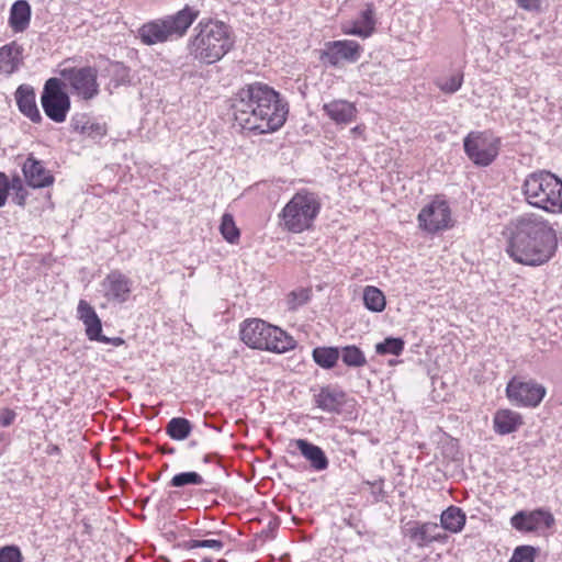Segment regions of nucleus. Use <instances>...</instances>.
I'll list each match as a JSON object with an SVG mask.
<instances>
[{
    "label": "nucleus",
    "instance_id": "36",
    "mask_svg": "<svg viewBox=\"0 0 562 562\" xmlns=\"http://www.w3.org/2000/svg\"><path fill=\"white\" fill-rule=\"evenodd\" d=\"M311 289L300 288L291 291L286 296V306L290 311H296L299 307L306 304L311 299Z\"/></svg>",
    "mask_w": 562,
    "mask_h": 562
},
{
    "label": "nucleus",
    "instance_id": "25",
    "mask_svg": "<svg viewBox=\"0 0 562 562\" xmlns=\"http://www.w3.org/2000/svg\"><path fill=\"white\" fill-rule=\"evenodd\" d=\"M524 424L522 416L509 408L496 411L493 417V428L497 435L505 436L517 431Z\"/></svg>",
    "mask_w": 562,
    "mask_h": 562
},
{
    "label": "nucleus",
    "instance_id": "5",
    "mask_svg": "<svg viewBox=\"0 0 562 562\" xmlns=\"http://www.w3.org/2000/svg\"><path fill=\"white\" fill-rule=\"evenodd\" d=\"M200 11L186 4L175 14L166 15L143 24L138 31V38L143 44L151 46L165 43L171 37H182L199 18Z\"/></svg>",
    "mask_w": 562,
    "mask_h": 562
},
{
    "label": "nucleus",
    "instance_id": "13",
    "mask_svg": "<svg viewBox=\"0 0 562 562\" xmlns=\"http://www.w3.org/2000/svg\"><path fill=\"white\" fill-rule=\"evenodd\" d=\"M362 46L352 40L329 41L319 52V60L323 65L338 67L344 63L355 64L361 55Z\"/></svg>",
    "mask_w": 562,
    "mask_h": 562
},
{
    "label": "nucleus",
    "instance_id": "41",
    "mask_svg": "<svg viewBox=\"0 0 562 562\" xmlns=\"http://www.w3.org/2000/svg\"><path fill=\"white\" fill-rule=\"evenodd\" d=\"M105 134V125L98 122L86 121V127H82V135L94 140L102 138Z\"/></svg>",
    "mask_w": 562,
    "mask_h": 562
},
{
    "label": "nucleus",
    "instance_id": "50",
    "mask_svg": "<svg viewBox=\"0 0 562 562\" xmlns=\"http://www.w3.org/2000/svg\"><path fill=\"white\" fill-rule=\"evenodd\" d=\"M363 131H364L363 125H357L350 130V133L353 135H360V134H362Z\"/></svg>",
    "mask_w": 562,
    "mask_h": 562
},
{
    "label": "nucleus",
    "instance_id": "26",
    "mask_svg": "<svg viewBox=\"0 0 562 562\" xmlns=\"http://www.w3.org/2000/svg\"><path fill=\"white\" fill-rule=\"evenodd\" d=\"M32 9L26 0H16L10 8L9 26L14 33H22L30 26Z\"/></svg>",
    "mask_w": 562,
    "mask_h": 562
},
{
    "label": "nucleus",
    "instance_id": "22",
    "mask_svg": "<svg viewBox=\"0 0 562 562\" xmlns=\"http://www.w3.org/2000/svg\"><path fill=\"white\" fill-rule=\"evenodd\" d=\"M78 318L85 325L86 336L90 341H97L102 335V322L95 310L85 300H80L77 306Z\"/></svg>",
    "mask_w": 562,
    "mask_h": 562
},
{
    "label": "nucleus",
    "instance_id": "27",
    "mask_svg": "<svg viewBox=\"0 0 562 562\" xmlns=\"http://www.w3.org/2000/svg\"><path fill=\"white\" fill-rule=\"evenodd\" d=\"M467 522V515L462 508L451 505L440 515V529L451 533H459L463 530Z\"/></svg>",
    "mask_w": 562,
    "mask_h": 562
},
{
    "label": "nucleus",
    "instance_id": "16",
    "mask_svg": "<svg viewBox=\"0 0 562 562\" xmlns=\"http://www.w3.org/2000/svg\"><path fill=\"white\" fill-rule=\"evenodd\" d=\"M405 536L416 544L417 548L429 547L434 542L445 543L448 536L440 530L437 522L411 521L406 525Z\"/></svg>",
    "mask_w": 562,
    "mask_h": 562
},
{
    "label": "nucleus",
    "instance_id": "18",
    "mask_svg": "<svg viewBox=\"0 0 562 562\" xmlns=\"http://www.w3.org/2000/svg\"><path fill=\"white\" fill-rule=\"evenodd\" d=\"M317 408L329 414H340L347 402L346 392L339 386L324 385L313 395Z\"/></svg>",
    "mask_w": 562,
    "mask_h": 562
},
{
    "label": "nucleus",
    "instance_id": "35",
    "mask_svg": "<svg viewBox=\"0 0 562 562\" xmlns=\"http://www.w3.org/2000/svg\"><path fill=\"white\" fill-rule=\"evenodd\" d=\"M204 483L203 476L195 471L180 472L172 476L169 485L172 487H183L187 485H201Z\"/></svg>",
    "mask_w": 562,
    "mask_h": 562
},
{
    "label": "nucleus",
    "instance_id": "28",
    "mask_svg": "<svg viewBox=\"0 0 562 562\" xmlns=\"http://www.w3.org/2000/svg\"><path fill=\"white\" fill-rule=\"evenodd\" d=\"M313 361L324 370H330L336 367L340 351L339 347L334 346H319L312 350Z\"/></svg>",
    "mask_w": 562,
    "mask_h": 562
},
{
    "label": "nucleus",
    "instance_id": "44",
    "mask_svg": "<svg viewBox=\"0 0 562 562\" xmlns=\"http://www.w3.org/2000/svg\"><path fill=\"white\" fill-rule=\"evenodd\" d=\"M16 413L10 408H3L0 412V425L9 427L15 419Z\"/></svg>",
    "mask_w": 562,
    "mask_h": 562
},
{
    "label": "nucleus",
    "instance_id": "12",
    "mask_svg": "<svg viewBox=\"0 0 562 562\" xmlns=\"http://www.w3.org/2000/svg\"><path fill=\"white\" fill-rule=\"evenodd\" d=\"M547 389L536 380L512 378L506 385V396L517 407L535 408L540 405Z\"/></svg>",
    "mask_w": 562,
    "mask_h": 562
},
{
    "label": "nucleus",
    "instance_id": "8",
    "mask_svg": "<svg viewBox=\"0 0 562 562\" xmlns=\"http://www.w3.org/2000/svg\"><path fill=\"white\" fill-rule=\"evenodd\" d=\"M503 142L492 131H471L463 137V150L476 167L491 166L498 157Z\"/></svg>",
    "mask_w": 562,
    "mask_h": 562
},
{
    "label": "nucleus",
    "instance_id": "29",
    "mask_svg": "<svg viewBox=\"0 0 562 562\" xmlns=\"http://www.w3.org/2000/svg\"><path fill=\"white\" fill-rule=\"evenodd\" d=\"M363 304L373 313H381L386 306L384 293L376 286L367 285L363 290Z\"/></svg>",
    "mask_w": 562,
    "mask_h": 562
},
{
    "label": "nucleus",
    "instance_id": "45",
    "mask_svg": "<svg viewBox=\"0 0 562 562\" xmlns=\"http://www.w3.org/2000/svg\"><path fill=\"white\" fill-rule=\"evenodd\" d=\"M521 9L533 11L540 7V0H516Z\"/></svg>",
    "mask_w": 562,
    "mask_h": 562
},
{
    "label": "nucleus",
    "instance_id": "3",
    "mask_svg": "<svg viewBox=\"0 0 562 562\" xmlns=\"http://www.w3.org/2000/svg\"><path fill=\"white\" fill-rule=\"evenodd\" d=\"M235 46L233 29L223 21L202 19L187 42V53L194 61L213 65L222 60Z\"/></svg>",
    "mask_w": 562,
    "mask_h": 562
},
{
    "label": "nucleus",
    "instance_id": "39",
    "mask_svg": "<svg viewBox=\"0 0 562 562\" xmlns=\"http://www.w3.org/2000/svg\"><path fill=\"white\" fill-rule=\"evenodd\" d=\"M186 549L192 550L198 548H205V549H212L215 551H221L224 548V542L222 540L217 539H205V540H199V539H190L184 543Z\"/></svg>",
    "mask_w": 562,
    "mask_h": 562
},
{
    "label": "nucleus",
    "instance_id": "2",
    "mask_svg": "<svg viewBox=\"0 0 562 562\" xmlns=\"http://www.w3.org/2000/svg\"><path fill=\"white\" fill-rule=\"evenodd\" d=\"M235 121L244 131L257 134L279 130L286 121L288 103L280 93L263 82H251L240 88L234 97Z\"/></svg>",
    "mask_w": 562,
    "mask_h": 562
},
{
    "label": "nucleus",
    "instance_id": "11",
    "mask_svg": "<svg viewBox=\"0 0 562 562\" xmlns=\"http://www.w3.org/2000/svg\"><path fill=\"white\" fill-rule=\"evenodd\" d=\"M41 104L46 116L53 122L66 121L71 102L60 79L49 78L46 80L41 94Z\"/></svg>",
    "mask_w": 562,
    "mask_h": 562
},
{
    "label": "nucleus",
    "instance_id": "1",
    "mask_svg": "<svg viewBox=\"0 0 562 562\" xmlns=\"http://www.w3.org/2000/svg\"><path fill=\"white\" fill-rule=\"evenodd\" d=\"M503 234L507 239L508 256L524 266H542L558 249L554 225L537 213H524L512 218Z\"/></svg>",
    "mask_w": 562,
    "mask_h": 562
},
{
    "label": "nucleus",
    "instance_id": "9",
    "mask_svg": "<svg viewBox=\"0 0 562 562\" xmlns=\"http://www.w3.org/2000/svg\"><path fill=\"white\" fill-rule=\"evenodd\" d=\"M60 76L70 92L80 100L90 101L100 93L95 67H67L60 70Z\"/></svg>",
    "mask_w": 562,
    "mask_h": 562
},
{
    "label": "nucleus",
    "instance_id": "46",
    "mask_svg": "<svg viewBox=\"0 0 562 562\" xmlns=\"http://www.w3.org/2000/svg\"><path fill=\"white\" fill-rule=\"evenodd\" d=\"M98 342L109 344L114 347H119L125 344V340L122 337H106L103 334L97 340Z\"/></svg>",
    "mask_w": 562,
    "mask_h": 562
},
{
    "label": "nucleus",
    "instance_id": "32",
    "mask_svg": "<svg viewBox=\"0 0 562 562\" xmlns=\"http://www.w3.org/2000/svg\"><path fill=\"white\" fill-rule=\"evenodd\" d=\"M9 187L12 202L21 207L25 206L29 191L24 178L22 179L18 173L12 175V177L9 178Z\"/></svg>",
    "mask_w": 562,
    "mask_h": 562
},
{
    "label": "nucleus",
    "instance_id": "30",
    "mask_svg": "<svg viewBox=\"0 0 562 562\" xmlns=\"http://www.w3.org/2000/svg\"><path fill=\"white\" fill-rule=\"evenodd\" d=\"M191 430L192 424L184 417H173L168 422L166 426L167 435L177 441L187 439L191 434Z\"/></svg>",
    "mask_w": 562,
    "mask_h": 562
},
{
    "label": "nucleus",
    "instance_id": "52",
    "mask_svg": "<svg viewBox=\"0 0 562 562\" xmlns=\"http://www.w3.org/2000/svg\"><path fill=\"white\" fill-rule=\"evenodd\" d=\"M204 492L217 494L220 492V486L217 484H213L210 488L204 490Z\"/></svg>",
    "mask_w": 562,
    "mask_h": 562
},
{
    "label": "nucleus",
    "instance_id": "42",
    "mask_svg": "<svg viewBox=\"0 0 562 562\" xmlns=\"http://www.w3.org/2000/svg\"><path fill=\"white\" fill-rule=\"evenodd\" d=\"M366 484L370 485L372 491L371 494L373 496L374 502H381L385 497L384 491V479L380 477L373 482L367 481Z\"/></svg>",
    "mask_w": 562,
    "mask_h": 562
},
{
    "label": "nucleus",
    "instance_id": "43",
    "mask_svg": "<svg viewBox=\"0 0 562 562\" xmlns=\"http://www.w3.org/2000/svg\"><path fill=\"white\" fill-rule=\"evenodd\" d=\"M10 194L9 177L0 171V207L4 206Z\"/></svg>",
    "mask_w": 562,
    "mask_h": 562
},
{
    "label": "nucleus",
    "instance_id": "31",
    "mask_svg": "<svg viewBox=\"0 0 562 562\" xmlns=\"http://www.w3.org/2000/svg\"><path fill=\"white\" fill-rule=\"evenodd\" d=\"M340 358L347 367L360 368L367 364L364 352L356 345L339 347Z\"/></svg>",
    "mask_w": 562,
    "mask_h": 562
},
{
    "label": "nucleus",
    "instance_id": "53",
    "mask_svg": "<svg viewBox=\"0 0 562 562\" xmlns=\"http://www.w3.org/2000/svg\"><path fill=\"white\" fill-rule=\"evenodd\" d=\"M195 446H196V441L192 440V441L190 442V447H195Z\"/></svg>",
    "mask_w": 562,
    "mask_h": 562
},
{
    "label": "nucleus",
    "instance_id": "24",
    "mask_svg": "<svg viewBox=\"0 0 562 562\" xmlns=\"http://www.w3.org/2000/svg\"><path fill=\"white\" fill-rule=\"evenodd\" d=\"M23 64V47L15 41L0 47V74L11 76Z\"/></svg>",
    "mask_w": 562,
    "mask_h": 562
},
{
    "label": "nucleus",
    "instance_id": "47",
    "mask_svg": "<svg viewBox=\"0 0 562 562\" xmlns=\"http://www.w3.org/2000/svg\"><path fill=\"white\" fill-rule=\"evenodd\" d=\"M10 442H11L10 435L5 434V432H0V456H2L4 453L8 446L10 445Z\"/></svg>",
    "mask_w": 562,
    "mask_h": 562
},
{
    "label": "nucleus",
    "instance_id": "23",
    "mask_svg": "<svg viewBox=\"0 0 562 562\" xmlns=\"http://www.w3.org/2000/svg\"><path fill=\"white\" fill-rule=\"evenodd\" d=\"M292 445L296 447L314 471L321 472L328 468L329 461L324 450L307 439H295Z\"/></svg>",
    "mask_w": 562,
    "mask_h": 562
},
{
    "label": "nucleus",
    "instance_id": "17",
    "mask_svg": "<svg viewBox=\"0 0 562 562\" xmlns=\"http://www.w3.org/2000/svg\"><path fill=\"white\" fill-rule=\"evenodd\" d=\"M21 169L26 186L32 189L47 188L55 181L54 175L46 168L44 161L33 154H30L21 164Z\"/></svg>",
    "mask_w": 562,
    "mask_h": 562
},
{
    "label": "nucleus",
    "instance_id": "33",
    "mask_svg": "<svg viewBox=\"0 0 562 562\" xmlns=\"http://www.w3.org/2000/svg\"><path fill=\"white\" fill-rule=\"evenodd\" d=\"M405 347V341L401 337H387L375 345V352L381 356H400Z\"/></svg>",
    "mask_w": 562,
    "mask_h": 562
},
{
    "label": "nucleus",
    "instance_id": "4",
    "mask_svg": "<svg viewBox=\"0 0 562 562\" xmlns=\"http://www.w3.org/2000/svg\"><path fill=\"white\" fill-rule=\"evenodd\" d=\"M525 201L551 214H562V180L548 170L528 173L521 184Z\"/></svg>",
    "mask_w": 562,
    "mask_h": 562
},
{
    "label": "nucleus",
    "instance_id": "21",
    "mask_svg": "<svg viewBox=\"0 0 562 562\" xmlns=\"http://www.w3.org/2000/svg\"><path fill=\"white\" fill-rule=\"evenodd\" d=\"M19 111L33 123H40L42 115L36 104L35 90L30 85H20L14 93Z\"/></svg>",
    "mask_w": 562,
    "mask_h": 562
},
{
    "label": "nucleus",
    "instance_id": "6",
    "mask_svg": "<svg viewBox=\"0 0 562 562\" xmlns=\"http://www.w3.org/2000/svg\"><path fill=\"white\" fill-rule=\"evenodd\" d=\"M239 336L249 348L276 353H284L296 346L292 336L260 318L244 321L240 324Z\"/></svg>",
    "mask_w": 562,
    "mask_h": 562
},
{
    "label": "nucleus",
    "instance_id": "37",
    "mask_svg": "<svg viewBox=\"0 0 562 562\" xmlns=\"http://www.w3.org/2000/svg\"><path fill=\"white\" fill-rule=\"evenodd\" d=\"M540 549L538 547L522 544L514 549L508 562H535Z\"/></svg>",
    "mask_w": 562,
    "mask_h": 562
},
{
    "label": "nucleus",
    "instance_id": "40",
    "mask_svg": "<svg viewBox=\"0 0 562 562\" xmlns=\"http://www.w3.org/2000/svg\"><path fill=\"white\" fill-rule=\"evenodd\" d=\"M0 562H23V555L20 548L14 544L1 547Z\"/></svg>",
    "mask_w": 562,
    "mask_h": 562
},
{
    "label": "nucleus",
    "instance_id": "7",
    "mask_svg": "<svg viewBox=\"0 0 562 562\" xmlns=\"http://www.w3.org/2000/svg\"><path fill=\"white\" fill-rule=\"evenodd\" d=\"M321 211V203L315 193L301 190L284 205L280 213L283 227L294 234L312 227Z\"/></svg>",
    "mask_w": 562,
    "mask_h": 562
},
{
    "label": "nucleus",
    "instance_id": "51",
    "mask_svg": "<svg viewBox=\"0 0 562 562\" xmlns=\"http://www.w3.org/2000/svg\"><path fill=\"white\" fill-rule=\"evenodd\" d=\"M220 456L217 453H209L204 457V462L205 463H210L212 462L214 459L218 458Z\"/></svg>",
    "mask_w": 562,
    "mask_h": 562
},
{
    "label": "nucleus",
    "instance_id": "38",
    "mask_svg": "<svg viewBox=\"0 0 562 562\" xmlns=\"http://www.w3.org/2000/svg\"><path fill=\"white\" fill-rule=\"evenodd\" d=\"M463 83V74L457 72L447 78H438L436 80L437 87L445 93L453 94L456 93Z\"/></svg>",
    "mask_w": 562,
    "mask_h": 562
},
{
    "label": "nucleus",
    "instance_id": "10",
    "mask_svg": "<svg viewBox=\"0 0 562 562\" xmlns=\"http://www.w3.org/2000/svg\"><path fill=\"white\" fill-rule=\"evenodd\" d=\"M418 227L428 235H436L452 227V213L448 201L436 195L417 215Z\"/></svg>",
    "mask_w": 562,
    "mask_h": 562
},
{
    "label": "nucleus",
    "instance_id": "48",
    "mask_svg": "<svg viewBox=\"0 0 562 562\" xmlns=\"http://www.w3.org/2000/svg\"><path fill=\"white\" fill-rule=\"evenodd\" d=\"M83 120H85V117L72 119L71 126H72L74 131L82 134V127H86V121H83Z\"/></svg>",
    "mask_w": 562,
    "mask_h": 562
},
{
    "label": "nucleus",
    "instance_id": "54",
    "mask_svg": "<svg viewBox=\"0 0 562 562\" xmlns=\"http://www.w3.org/2000/svg\"><path fill=\"white\" fill-rule=\"evenodd\" d=\"M202 562H212V560L205 559Z\"/></svg>",
    "mask_w": 562,
    "mask_h": 562
},
{
    "label": "nucleus",
    "instance_id": "14",
    "mask_svg": "<svg viewBox=\"0 0 562 562\" xmlns=\"http://www.w3.org/2000/svg\"><path fill=\"white\" fill-rule=\"evenodd\" d=\"M103 297L113 304H124L132 293L133 282L120 270L110 271L100 283Z\"/></svg>",
    "mask_w": 562,
    "mask_h": 562
},
{
    "label": "nucleus",
    "instance_id": "15",
    "mask_svg": "<svg viewBox=\"0 0 562 562\" xmlns=\"http://www.w3.org/2000/svg\"><path fill=\"white\" fill-rule=\"evenodd\" d=\"M555 522L553 515L543 508L530 512L519 510L510 518V525L520 532H536L550 529Z\"/></svg>",
    "mask_w": 562,
    "mask_h": 562
},
{
    "label": "nucleus",
    "instance_id": "19",
    "mask_svg": "<svg viewBox=\"0 0 562 562\" xmlns=\"http://www.w3.org/2000/svg\"><path fill=\"white\" fill-rule=\"evenodd\" d=\"M375 7L373 2H367L359 12L356 20H351L344 24L342 32L346 35H353L361 38L370 37L375 30Z\"/></svg>",
    "mask_w": 562,
    "mask_h": 562
},
{
    "label": "nucleus",
    "instance_id": "49",
    "mask_svg": "<svg viewBox=\"0 0 562 562\" xmlns=\"http://www.w3.org/2000/svg\"><path fill=\"white\" fill-rule=\"evenodd\" d=\"M46 453L49 456H58L60 454V448L57 445H48L46 448Z\"/></svg>",
    "mask_w": 562,
    "mask_h": 562
},
{
    "label": "nucleus",
    "instance_id": "34",
    "mask_svg": "<svg viewBox=\"0 0 562 562\" xmlns=\"http://www.w3.org/2000/svg\"><path fill=\"white\" fill-rule=\"evenodd\" d=\"M220 232L223 238L229 244H236L240 236V232L235 224L233 215L228 213L222 216Z\"/></svg>",
    "mask_w": 562,
    "mask_h": 562
},
{
    "label": "nucleus",
    "instance_id": "20",
    "mask_svg": "<svg viewBox=\"0 0 562 562\" xmlns=\"http://www.w3.org/2000/svg\"><path fill=\"white\" fill-rule=\"evenodd\" d=\"M322 110L336 125L341 126L353 122L358 114L356 104L344 99L324 103Z\"/></svg>",
    "mask_w": 562,
    "mask_h": 562
}]
</instances>
